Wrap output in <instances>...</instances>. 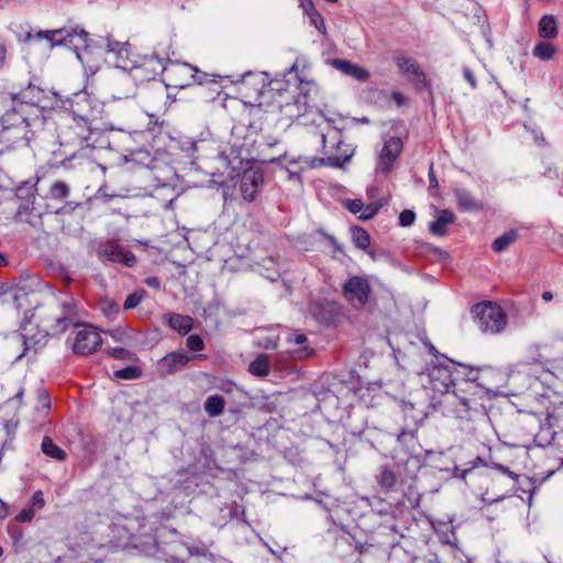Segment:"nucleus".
Returning a JSON list of instances; mask_svg holds the SVG:
<instances>
[{
    "mask_svg": "<svg viewBox=\"0 0 563 563\" xmlns=\"http://www.w3.org/2000/svg\"><path fill=\"white\" fill-rule=\"evenodd\" d=\"M301 7L308 15L310 24L320 33L325 34V22L323 16L316 10L311 0H301Z\"/></svg>",
    "mask_w": 563,
    "mask_h": 563,
    "instance_id": "nucleus-22",
    "label": "nucleus"
},
{
    "mask_svg": "<svg viewBox=\"0 0 563 563\" xmlns=\"http://www.w3.org/2000/svg\"><path fill=\"white\" fill-rule=\"evenodd\" d=\"M15 114H16V113H15V111H8V112L5 113V120H10V119H11V117H13V115H15Z\"/></svg>",
    "mask_w": 563,
    "mask_h": 563,
    "instance_id": "nucleus-61",
    "label": "nucleus"
},
{
    "mask_svg": "<svg viewBox=\"0 0 563 563\" xmlns=\"http://www.w3.org/2000/svg\"><path fill=\"white\" fill-rule=\"evenodd\" d=\"M100 135V132L92 129L90 122L80 115H70L58 133L62 145L75 146L78 152L96 147Z\"/></svg>",
    "mask_w": 563,
    "mask_h": 563,
    "instance_id": "nucleus-1",
    "label": "nucleus"
},
{
    "mask_svg": "<svg viewBox=\"0 0 563 563\" xmlns=\"http://www.w3.org/2000/svg\"><path fill=\"white\" fill-rule=\"evenodd\" d=\"M22 395H23V391L20 390L18 394H16V398L21 399L22 398Z\"/></svg>",
    "mask_w": 563,
    "mask_h": 563,
    "instance_id": "nucleus-64",
    "label": "nucleus"
},
{
    "mask_svg": "<svg viewBox=\"0 0 563 563\" xmlns=\"http://www.w3.org/2000/svg\"><path fill=\"white\" fill-rule=\"evenodd\" d=\"M145 294V290H140L129 295L123 305L124 309L129 310L137 307L144 298Z\"/></svg>",
    "mask_w": 563,
    "mask_h": 563,
    "instance_id": "nucleus-39",
    "label": "nucleus"
},
{
    "mask_svg": "<svg viewBox=\"0 0 563 563\" xmlns=\"http://www.w3.org/2000/svg\"><path fill=\"white\" fill-rule=\"evenodd\" d=\"M371 290L367 279L360 276L349 278L343 285V295L346 300L358 307L366 305Z\"/></svg>",
    "mask_w": 563,
    "mask_h": 563,
    "instance_id": "nucleus-9",
    "label": "nucleus"
},
{
    "mask_svg": "<svg viewBox=\"0 0 563 563\" xmlns=\"http://www.w3.org/2000/svg\"><path fill=\"white\" fill-rule=\"evenodd\" d=\"M165 63L156 56H143L140 60L120 64V68L130 70L132 77L137 81H150L156 76L163 75Z\"/></svg>",
    "mask_w": 563,
    "mask_h": 563,
    "instance_id": "nucleus-7",
    "label": "nucleus"
},
{
    "mask_svg": "<svg viewBox=\"0 0 563 563\" xmlns=\"http://www.w3.org/2000/svg\"><path fill=\"white\" fill-rule=\"evenodd\" d=\"M288 341L297 345H303L307 342V336L303 334H294L288 338Z\"/></svg>",
    "mask_w": 563,
    "mask_h": 563,
    "instance_id": "nucleus-49",
    "label": "nucleus"
},
{
    "mask_svg": "<svg viewBox=\"0 0 563 563\" xmlns=\"http://www.w3.org/2000/svg\"><path fill=\"white\" fill-rule=\"evenodd\" d=\"M186 346L191 352H200L205 349V342L199 334H190L186 339Z\"/></svg>",
    "mask_w": 563,
    "mask_h": 563,
    "instance_id": "nucleus-38",
    "label": "nucleus"
},
{
    "mask_svg": "<svg viewBox=\"0 0 563 563\" xmlns=\"http://www.w3.org/2000/svg\"><path fill=\"white\" fill-rule=\"evenodd\" d=\"M376 479L383 489H390L396 484L395 473L387 466H382L376 475Z\"/></svg>",
    "mask_w": 563,
    "mask_h": 563,
    "instance_id": "nucleus-31",
    "label": "nucleus"
},
{
    "mask_svg": "<svg viewBox=\"0 0 563 563\" xmlns=\"http://www.w3.org/2000/svg\"><path fill=\"white\" fill-rule=\"evenodd\" d=\"M539 36L547 40H553L559 34L558 22L554 15L544 14L538 23Z\"/></svg>",
    "mask_w": 563,
    "mask_h": 563,
    "instance_id": "nucleus-21",
    "label": "nucleus"
},
{
    "mask_svg": "<svg viewBox=\"0 0 563 563\" xmlns=\"http://www.w3.org/2000/svg\"><path fill=\"white\" fill-rule=\"evenodd\" d=\"M77 31L75 29L68 30L65 27L49 30V31H38L35 33L36 40L42 41L45 40L49 42L51 46H59L67 45L71 43L74 36H76Z\"/></svg>",
    "mask_w": 563,
    "mask_h": 563,
    "instance_id": "nucleus-17",
    "label": "nucleus"
},
{
    "mask_svg": "<svg viewBox=\"0 0 563 563\" xmlns=\"http://www.w3.org/2000/svg\"><path fill=\"white\" fill-rule=\"evenodd\" d=\"M263 181L264 177L260 169L249 168L241 175H238V180L234 183V186L239 185L243 199L251 202L256 198Z\"/></svg>",
    "mask_w": 563,
    "mask_h": 563,
    "instance_id": "nucleus-10",
    "label": "nucleus"
},
{
    "mask_svg": "<svg viewBox=\"0 0 563 563\" xmlns=\"http://www.w3.org/2000/svg\"><path fill=\"white\" fill-rule=\"evenodd\" d=\"M108 333L111 335V338L115 341H122L123 340V335L124 333L120 330H111V331H108Z\"/></svg>",
    "mask_w": 563,
    "mask_h": 563,
    "instance_id": "nucleus-52",
    "label": "nucleus"
},
{
    "mask_svg": "<svg viewBox=\"0 0 563 563\" xmlns=\"http://www.w3.org/2000/svg\"><path fill=\"white\" fill-rule=\"evenodd\" d=\"M463 75H464V78L467 80V82L471 85V87L475 88L476 87V79H475V76L472 73V70L468 69V68H464Z\"/></svg>",
    "mask_w": 563,
    "mask_h": 563,
    "instance_id": "nucleus-50",
    "label": "nucleus"
},
{
    "mask_svg": "<svg viewBox=\"0 0 563 563\" xmlns=\"http://www.w3.org/2000/svg\"><path fill=\"white\" fill-rule=\"evenodd\" d=\"M426 345L428 346V349L431 353L437 352L435 347L429 341L426 342Z\"/></svg>",
    "mask_w": 563,
    "mask_h": 563,
    "instance_id": "nucleus-60",
    "label": "nucleus"
},
{
    "mask_svg": "<svg viewBox=\"0 0 563 563\" xmlns=\"http://www.w3.org/2000/svg\"><path fill=\"white\" fill-rule=\"evenodd\" d=\"M322 152L324 156L316 159L318 163L313 166L342 168L354 155V148L344 143L339 132L322 134Z\"/></svg>",
    "mask_w": 563,
    "mask_h": 563,
    "instance_id": "nucleus-2",
    "label": "nucleus"
},
{
    "mask_svg": "<svg viewBox=\"0 0 563 563\" xmlns=\"http://www.w3.org/2000/svg\"><path fill=\"white\" fill-rule=\"evenodd\" d=\"M390 98L397 104V107L405 104L406 98L400 91H393Z\"/></svg>",
    "mask_w": 563,
    "mask_h": 563,
    "instance_id": "nucleus-48",
    "label": "nucleus"
},
{
    "mask_svg": "<svg viewBox=\"0 0 563 563\" xmlns=\"http://www.w3.org/2000/svg\"><path fill=\"white\" fill-rule=\"evenodd\" d=\"M314 84L312 81H302L300 80L298 89L299 93L295 98L292 103H286L282 107V111L289 118V119H298L302 115H305L309 108V93L311 90V87Z\"/></svg>",
    "mask_w": 563,
    "mask_h": 563,
    "instance_id": "nucleus-13",
    "label": "nucleus"
},
{
    "mask_svg": "<svg viewBox=\"0 0 563 563\" xmlns=\"http://www.w3.org/2000/svg\"><path fill=\"white\" fill-rule=\"evenodd\" d=\"M416 220V213L412 210H404L399 214V225L410 227Z\"/></svg>",
    "mask_w": 563,
    "mask_h": 563,
    "instance_id": "nucleus-40",
    "label": "nucleus"
},
{
    "mask_svg": "<svg viewBox=\"0 0 563 563\" xmlns=\"http://www.w3.org/2000/svg\"><path fill=\"white\" fill-rule=\"evenodd\" d=\"M24 97L33 104L45 107L43 104L44 99L46 98L45 91L36 86L30 85L24 90Z\"/></svg>",
    "mask_w": 563,
    "mask_h": 563,
    "instance_id": "nucleus-34",
    "label": "nucleus"
},
{
    "mask_svg": "<svg viewBox=\"0 0 563 563\" xmlns=\"http://www.w3.org/2000/svg\"><path fill=\"white\" fill-rule=\"evenodd\" d=\"M249 372L253 376L266 377L271 372V361L266 354H258L249 365Z\"/></svg>",
    "mask_w": 563,
    "mask_h": 563,
    "instance_id": "nucleus-24",
    "label": "nucleus"
},
{
    "mask_svg": "<svg viewBox=\"0 0 563 563\" xmlns=\"http://www.w3.org/2000/svg\"><path fill=\"white\" fill-rule=\"evenodd\" d=\"M7 265H8V261L4 256V254L0 252V267L7 266Z\"/></svg>",
    "mask_w": 563,
    "mask_h": 563,
    "instance_id": "nucleus-58",
    "label": "nucleus"
},
{
    "mask_svg": "<svg viewBox=\"0 0 563 563\" xmlns=\"http://www.w3.org/2000/svg\"><path fill=\"white\" fill-rule=\"evenodd\" d=\"M395 64L402 74L411 79L416 89L421 90L430 86L427 75L413 58L405 55L396 56Z\"/></svg>",
    "mask_w": 563,
    "mask_h": 563,
    "instance_id": "nucleus-11",
    "label": "nucleus"
},
{
    "mask_svg": "<svg viewBox=\"0 0 563 563\" xmlns=\"http://www.w3.org/2000/svg\"><path fill=\"white\" fill-rule=\"evenodd\" d=\"M272 85L274 86L273 89L274 90H277V91H282L284 90V88L282 87V80H278V79H274L272 81Z\"/></svg>",
    "mask_w": 563,
    "mask_h": 563,
    "instance_id": "nucleus-55",
    "label": "nucleus"
},
{
    "mask_svg": "<svg viewBox=\"0 0 563 563\" xmlns=\"http://www.w3.org/2000/svg\"><path fill=\"white\" fill-rule=\"evenodd\" d=\"M81 314L74 299L62 302L47 320V331L51 335H59L70 328L79 327Z\"/></svg>",
    "mask_w": 563,
    "mask_h": 563,
    "instance_id": "nucleus-5",
    "label": "nucleus"
},
{
    "mask_svg": "<svg viewBox=\"0 0 563 563\" xmlns=\"http://www.w3.org/2000/svg\"><path fill=\"white\" fill-rule=\"evenodd\" d=\"M429 181H430L431 186H433V187L438 186V180L434 176L433 166H431L430 170H429Z\"/></svg>",
    "mask_w": 563,
    "mask_h": 563,
    "instance_id": "nucleus-54",
    "label": "nucleus"
},
{
    "mask_svg": "<svg viewBox=\"0 0 563 563\" xmlns=\"http://www.w3.org/2000/svg\"><path fill=\"white\" fill-rule=\"evenodd\" d=\"M42 452L55 461L63 462L67 457V453L58 446L49 437H44L41 444Z\"/></svg>",
    "mask_w": 563,
    "mask_h": 563,
    "instance_id": "nucleus-23",
    "label": "nucleus"
},
{
    "mask_svg": "<svg viewBox=\"0 0 563 563\" xmlns=\"http://www.w3.org/2000/svg\"><path fill=\"white\" fill-rule=\"evenodd\" d=\"M377 211H378V209L374 206H371V205H368L366 207L363 206V210L361 211L360 219L364 220V221L369 220L377 213Z\"/></svg>",
    "mask_w": 563,
    "mask_h": 563,
    "instance_id": "nucleus-43",
    "label": "nucleus"
},
{
    "mask_svg": "<svg viewBox=\"0 0 563 563\" xmlns=\"http://www.w3.org/2000/svg\"><path fill=\"white\" fill-rule=\"evenodd\" d=\"M542 299L547 302L551 301L553 299V294L551 291H544L542 294Z\"/></svg>",
    "mask_w": 563,
    "mask_h": 563,
    "instance_id": "nucleus-57",
    "label": "nucleus"
},
{
    "mask_svg": "<svg viewBox=\"0 0 563 563\" xmlns=\"http://www.w3.org/2000/svg\"><path fill=\"white\" fill-rule=\"evenodd\" d=\"M147 284H148L150 286H157V285H158V282H157V279H156V278H148V279H147Z\"/></svg>",
    "mask_w": 563,
    "mask_h": 563,
    "instance_id": "nucleus-59",
    "label": "nucleus"
},
{
    "mask_svg": "<svg viewBox=\"0 0 563 563\" xmlns=\"http://www.w3.org/2000/svg\"><path fill=\"white\" fill-rule=\"evenodd\" d=\"M476 462H473L472 463V466H470L468 468H460V467H454V477H457V478H465L466 475L473 470L476 467Z\"/></svg>",
    "mask_w": 563,
    "mask_h": 563,
    "instance_id": "nucleus-47",
    "label": "nucleus"
},
{
    "mask_svg": "<svg viewBox=\"0 0 563 563\" xmlns=\"http://www.w3.org/2000/svg\"><path fill=\"white\" fill-rule=\"evenodd\" d=\"M518 239V231L517 230H509L507 232H505L504 234H501L500 236H498L497 239L494 240L493 244H492V249L496 252V253H500V252H504L505 250H507L516 240Z\"/></svg>",
    "mask_w": 563,
    "mask_h": 563,
    "instance_id": "nucleus-28",
    "label": "nucleus"
},
{
    "mask_svg": "<svg viewBox=\"0 0 563 563\" xmlns=\"http://www.w3.org/2000/svg\"><path fill=\"white\" fill-rule=\"evenodd\" d=\"M332 65L338 70L342 71L343 74L353 77L360 81H366L369 78V73L367 69L351 63L345 59H333Z\"/></svg>",
    "mask_w": 563,
    "mask_h": 563,
    "instance_id": "nucleus-19",
    "label": "nucleus"
},
{
    "mask_svg": "<svg viewBox=\"0 0 563 563\" xmlns=\"http://www.w3.org/2000/svg\"><path fill=\"white\" fill-rule=\"evenodd\" d=\"M494 470H497L499 472H501L503 474L509 476L510 478L517 481L519 475L516 474L515 472L510 471L507 466H504L501 464H498V463H494L493 466H492Z\"/></svg>",
    "mask_w": 563,
    "mask_h": 563,
    "instance_id": "nucleus-46",
    "label": "nucleus"
},
{
    "mask_svg": "<svg viewBox=\"0 0 563 563\" xmlns=\"http://www.w3.org/2000/svg\"><path fill=\"white\" fill-rule=\"evenodd\" d=\"M407 438H410L411 440L415 439V432L413 431H406V430H402L398 435H397V440L398 442L400 443H405L407 441Z\"/></svg>",
    "mask_w": 563,
    "mask_h": 563,
    "instance_id": "nucleus-51",
    "label": "nucleus"
},
{
    "mask_svg": "<svg viewBox=\"0 0 563 563\" xmlns=\"http://www.w3.org/2000/svg\"><path fill=\"white\" fill-rule=\"evenodd\" d=\"M108 52L117 56V66L120 68V64L123 60L130 62V44L121 43L114 40H108L107 43Z\"/></svg>",
    "mask_w": 563,
    "mask_h": 563,
    "instance_id": "nucleus-25",
    "label": "nucleus"
},
{
    "mask_svg": "<svg viewBox=\"0 0 563 563\" xmlns=\"http://www.w3.org/2000/svg\"><path fill=\"white\" fill-rule=\"evenodd\" d=\"M264 77L261 74L246 73L242 77V85L254 86L255 92L261 93L264 87Z\"/></svg>",
    "mask_w": 563,
    "mask_h": 563,
    "instance_id": "nucleus-35",
    "label": "nucleus"
},
{
    "mask_svg": "<svg viewBox=\"0 0 563 563\" xmlns=\"http://www.w3.org/2000/svg\"><path fill=\"white\" fill-rule=\"evenodd\" d=\"M9 52H8V45L5 41H0V70H2L8 60Z\"/></svg>",
    "mask_w": 563,
    "mask_h": 563,
    "instance_id": "nucleus-42",
    "label": "nucleus"
},
{
    "mask_svg": "<svg viewBox=\"0 0 563 563\" xmlns=\"http://www.w3.org/2000/svg\"><path fill=\"white\" fill-rule=\"evenodd\" d=\"M165 323L180 335L188 334L194 328V319L180 313H166L163 317Z\"/></svg>",
    "mask_w": 563,
    "mask_h": 563,
    "instance_id": "nucleus-18",
    "label": "nucleus"
},
{
    "mask_svg": "<svg viewBox=\"0 0 563 563\" xmlns=\"http://www.w3.org/2000/svg\"><path fill=\"white\" fill-rule=\"evenodd\" d=\"M230 188L227 187L223 189V195H224V198L228 199V197L230 196V192H229Z\"/></svg>",
    "mask_w": 563,
    "mask_h": 563,
    "instance_id": "nucleus-62",
    "label": "nucleus"
},
{
    "mask_svg": "<svg viewBox=\"0 0 563 563\" xmlns=\"http://www.w3.org/2000/svg\"><path fill=\"white\" fill-rule=\"evenodd\" d=\"M351 232H352L353 242L358 249H361V250L368 249V246L371 244V236L366 230H364L361 227H353L351 229Z\"/></svg>",
    "mask_w": 563,
    "mask_h": 563,
    "instance_id": "nucleus-33",
    "label": "nucleus"
},
{
    "mask_svg": "<svg viewBox=\"0 0 563 563\" xmlns=\"http://www.w3.org/2000/svg\"><path fill=\"white\" fill-rule=\"evenodd\" d=\"M455 221V216L448 209L439 210L434 221L430 223L429 230L433 235L443 236L446 227Z\"/></svg>",
    "mask_w": 563,
    "mask_h": 563,
    "instance_id": "nucleus-20",
    "label": "nucleus"
},
{
    "mask_svg": "<svg viewBox=\"0 0 563 563\" xmlns=\"http://www.w3.org/2000/svg\"><path fill=\"white\" fill-rule=\"evenodd\" d=\"M454 195L460 209L464 211H472L481 208L479 203L476 202L470 191L465 189H456Z\"/></svg>",
    "mask_w": 563,
    "mask_h": 563,
    "instance_id": "nucleus-27",
    "label": "nucleus"
},
{
    "mask_svg": "<svg viewBox=\"0 0 563 563\" xmlns=\"http://www.w3.org/2000/svg\"><path fill=\"white\" fill-rule=\"evenodd\" d=\"M465 384L466 388L462 389L464 395L454 393V400L451 404L454 406V412L457 418L470 420L474 415L484 411V393L472 382H466Z\"/></svg>",
    "mask_w": 563,
    "mask_h": 563,
    "instance_id": "nucleus-4",
    "label": "nucleus"
},
{
    "mask_svg": "<svg viewBox=\"0 0 563 563\" xmlns=\"http://www.w3.org/2000/svg\"><path fill=\"white\" fill-rule=\"evenodd\" d=\"M224 406L225 401L219 395L209 396L203 404L205 411L211 418H216L222 415Z\"/></svg>",
    "mask_w": 563,
    "mask_h": 563,
    "instance_id": "nucleus-26",
    "label": "nucleus"
},
{
    "mask_svg": "<svg viewBox=\"0 0 563 563\" xmlns=\"http://www.w3.org/2000/svg\"><path fill=\"white\" fill-rule=\"evenodd\" d=\"M51 410V397L49 395L44 391L40 390L37 394V406L36 411L40 413V416H47Z\"/></svg>",
    "mask_w": 563,
    "mask_h": 563,
    "instance_id": "nucleus-36",
    "label": "nucleus"
},
{
    "mask_svg": "<svg viewBox=\"0 0 563 563\" xmlns=\"http://www.w3.org/2000/svg\"><path fill=\"white\" fill-rule=\"evenodd\" d=\"M198 74L199 69L188 63L168 60L164 67L163 80L167 87L184 89L202 82Z\"/></svg>",
    "mask_w": 563,
    "mask_h": 563,
    "instance_id": "nucleus-6",
    "label": "nucleus"
},
{
    "mask_svg": "<svg viewBox=\"0 0 563 563\" xmlns=\"http://www.w3.org/2000/svg\"><path fill=\"white\" fill-rule=\"evenodd\" d=\"M108 354L114 358L119 360H129L131 357V352L123 347H112L108 350Z\"/></svg>",
    "mask_w": 563,
    "mask_h": 563,
    "instance_id": "nucleus-41",
    "label": "nucleus"
},
{
    "mask_svg": "<svg viewBox=\"0 0 563 563\" xmlns=\"http://www.w3.org/2000/svg\"><path fill=\"white\" fill-rule=\"evenodd\" d=\"M533 56L540 60H550L556 53V47L550 42H540L533 47Z\"/></svg>",
    "mask_w": 563,
    "mask_h": 563,
    "instance_id": "nucleus-30",
    "label": "nucleus"
},
{
    "mask_svg": "<svg viewBox=\"0 0 563 563\" xmlns=\"http://www.w3.org/2000/svg\"><path fill=\"white\" fill-rule=\"evenodd\" d=\"M296 68H297V66H296V64H294V65L289 68V70L287 71V74H285V76H288V77H296V76H297V74H296Z\"/></svg>",
    "mask_w": 563,
    "mask_h": 563,
    "instance_id": "nucleus-56",
    "label": "nucleus"
},
{
    "mask_svg": "<svg viewBox=\"0 0 563 563\" xmlns=\"http://www.w3.org/2000/svg\"><path fill=\"white\" fill-rule=\"evenodd\" d=\"M471 312L477 327L484 333H499L507 323V317L503 308L490 301L474 305Z\"/></svg>",
    "mask_w": 563,
    "mask_h": 563,
    "instance_id": "nucleus-3",
    "label": "nucleus"
},
{
    "mask_svg": "<svg viewBox=\"0 0 563 563\" xmlns=\"http://www.w3.org/2000/svg\"><path fill=\"white\" fill-rule=\"evenodd\" d=\"M27 190L31 191V195L34 196V191H35V186L32 185L30 187H27Z\"/></svg>",
    "mask_w": 563,
    "mask_h": 563,
    "instance_id": "nucleus-63",
    "label": "nucleus"
},
{
    "mask_svg": "<svg viewBox=\"0 0 563 563\" xmlns=\"http://www.w3.org/2000/svg\"><path fill=\"white\" fill-rule=\"evenodd\" d=\"M363 201L361 199H353L346 202V208L354 214L360 213L363 210Z\"/></svg>",
    "mask_w": 563,
    "mask_h": 563,
    "instance_id": "nucleus-44",
    "label": "nucleus"
},
{
    "mask_svg": "<svg viewBox=\"0 0 563 563\" xmlns=\"http://www.w3.org/2000/svg\"><path fill=\"white\" fill-rule=\"evenodd\" d=\"M70 189L65 181H55L49 189V198L57 201H64L69 197Z\"/></svg>",
    "mask_w": 563,
    "mask_h": 563,
    "instance_id": "nucleus-32",
    "label": "nucleus"
},
{
    "mask_svg": "<svg viewBox=\"0 0 563 563\" xmlns=\"http://www.w3.org/2000/svg\"><path fill=\"white\" fill-rule=\"evenodd\" d=\"M98 256L113 263H123L128 267H132L136 263L135 255L122 246L114 243H107L98 249Z\"/></svg>",
    "mask_w": 563,
    "mask_h": 563,
    "instance_id": "nucleus-15",
    "label": "nucleus"
},
{
    "mask_svg": "<svg viewBox=\"0 0 563 563\" xmlns=\"http://www.w3.org/2000/svg\"><path fill=\"white\" fill-rule=\"evenodd\" d=\"M189 361L185 352H170L158 361L157 369L162 376H167L185 367Z\"/></svg>",
    "mask_w": 563,
    "mask_h": 563,
    "instance_id": "nucleus-16",
    "label": "nucleus"
},
{
    "mask_svg": "<svg viewBox=\"0 0 563 563\" xmlns=\"http://www.w3.org/2000/svg\"><path fill=\"white\" fill-rule=\"evenodd\" d=\"M142 371L137 366H126L114 372V377L120 379H136L141 377Z\"/></svg>",
    "mask_w": 563,
    "mask_h": 563,
    "instance_id": "nucleus-37",
    "label": "nucleus"
},
{
    "mask_svg": "<svg viewBox=\"0 0 563 563\" xmlns=\"http://www.w3.org/2000/svg\"><path fill=\"white\" fill-rule=\"evenodd\" d=\"M404 143L400 137L391 136L385 141L377 159V170L387 174L393 169L394 163L400 155Z\"/></svg>",
    "mask_w": 563,
    "mask_h": 563,
    "instance_id": "nucleus-14",
    "label": "nucleus"
},
{
    "mask_svg": "<svg viewBox=\"0 0 563 563\" xmlns=\"http://www.w3.org/2000/svg\"><path fill=\"white\" fill-rule=\"evenodd\" d=\"M16 40L20 43H30L32 40H36L35 34H33L30 30H24L23 32L15 33Z\"/></svg>",
    "mask_w": 563,
    "mask_h": 563,
    "instance_id": "nucleus-45",
    "label": "nucleus"
},
{
    "mask_svg": "<svg viewBox=\"0 0 563 563\" xmlns=\"http://www.w3.org/2000/svg\"><path fill=\"white\" fill-rule=\"evenodd\" d=\"M45 501L38 497L34 496L32 504L29 508L23 509L18 516L16 520L20 522H30L35 514L44 507Z\"/></svg>",
    "mask_w": 563,
    "mask_h": 563,
    "instance_id": "nucleus-29",
    "label": "nucleus"
},
{
    "mask_svg": "<svg viewBox=\"0 0 563 563\" xmlns=\"http://www.w3.org/2000/svg\"><path fill=\"white\" fill-rule=\"evenodd\" d=\"M8 515L7 504L0 499V519H3Z\"/></svg>",
    "mask_w": 563,
    "mask_h": 563,
    "instance_id": "nucleus-53",
    "label": "nucleus"
},
{
    "mask_svg": "<svg viewBox=\"0 0 563 563\" xmlns=\"http://www.w3.org/2000/svg\"><path fill=\"white\" fill-rule=\"evenodd\" d=\"M48 335L51 334L48 333L47 329L44 331L31 323L25 324L22 328V332L20 334V339L24 345V350L18 356V358L24 356L29 351H33L34 353H36L37 351L43 349L46 345Z\"/></svg>",
    "mask_w": 563,
    "mask_h": 563,
    "instance_id": "nucleus-12",
    "label": "nucleus"
},
{
    "mask_svg": "<svg viewBox=\"0 0 563 563\" xmlns=\"http://www.w3.org/2000/svg\"><path fill=\"white\" fill-rule=\"evenodd\" d=\"M102 344L98 329L88 323H79L73 339V351L77 355H90L97 352Z\"/></svg>",
    "mask_w": 563,
    "mask_h": 563,
    "instance_id": "nucleus-8",
    "label": "nucleus"
}]
</instances>
